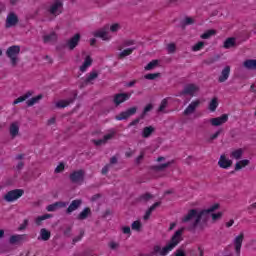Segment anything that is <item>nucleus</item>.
<instances>
[{"mask_svg": "<svg viewBox=\"0 0 256 256\" xmlns=\"http://www.w3.org/2000/svg\"><path fill=\"white\" fill-rule=\"evenodd\" d=\"M217 209H219V204H214L210 208L201 211H198L197 209H191L188 211V215L182 218V223H189V221H193V219H195L191 226L192 229H197V227L205 229L209 219H211V214L214 211H217Z\"/></svg>", "mask_w": 256, "mask_h": 256, "instance_id": "1", "label": "nucleus"}, {"mask_svg": "<svg viewBox=\"0 0 256 256\" xmlns=\"http://www.w3.org/2000/svg\"><path fill=\"white\" fill-rule=\"evenodd\" d=\"M182 235H183V228L177 230L172 236L171 240L163 248H161L160 245H155L153 247L152 255H159V256L169 255V252L173 251V249H175V247L179 245Z\"/></svg>", "mask_w": 256, "mask_h": 256, "instance_id": "2", "label": "nucleus"}, {"mask_svg": "<svg viewBox=\"0 0 256 256\" xmlns=\"http://www.w3.org/2000/svg\"><path fill=\"white\" fill-rule=\"evenodd\" d=\"M21 53V46L13 45L7 48L6 56L10 59V63L12 67H17V63H19V54Z\"/></svg>", "mask_w": 256, "mask_h": 256, "instance_id": "3", "label": "nucleus"}, {"mask_svg": "<svg viewBox=\"0 0 256 256\" xmlns=\"http://www.w3.org/2000/svg\"><path fill=\"white\" fill-rule=\"evenodd\" d=\"M25 194V190L23 189H14L11 191H8L4 195V201H7V203H13V201H17V199H20V197H23Z\"/></svg>", "mask_w": 256, "mask_h": 256, "instance_id": "4", "label": "nucleus"}, {"mask_svg": "<svg viewBox=\"0 0 256 256\" xmlns=\"http://www.w3.org/2000/svg\"><path fill=\"white\" fill-rule=\"evenodd\" d=\"M69 179L71 183H76L78 185H81V183H84L85 181V170L80 169V170L73 171L69 175Z\"/></svg>", "mask_w": 256, "mask_h": 256, "instance_id": "5", "label": "nucleus"}, {"mask_svg": "<svg viewBox=\"0 0 256 256\" xmlns=\"http://www.w3.org/2000/svg\"><path fill=\"white\" fill-rule=\"evenodd\" d=\"M137 113V106L128 108L126 111L120 112L119 115L115 116L116 121H126L132 115Z\"/></svg>", "mask_w": 256, "mask_h": 256, "instance_id": "6", "label": "nucleus"}, {"mask_svg": "<svg viewBox=\"0 0 256 256\" xmlns=\"http://www.w3.org/2000/svg\"><path fill=\"white\" fill-rule=\"evenodd\" d=\"M50 15H61L63 13V0H54L53 4L48 9Z\"/></svg>", "mask_w": 256, "mask_h": 256, "instance_id": "7", "label": "nucleus"}, {"mask_svg": "<svg viewBox=\"0 0 256 256\" xmlns=\"http://www.w3.org/2000/svg\"><path fill=\"white\" fill-rule=\"evenodd\" d=\"M17 23H19V16H17L15 12H10L6 17L5 28L11 29V27H15Z\"/></svg>", "mask_w": 256, "mask_h": 256, "instance_id": "8", "label": "nucleus"}, {"mask_svg": "<svg viewBox=\"0 0 256 256\" xmlns=\"http://www.w3.org/2000/svg\"><path fill=\"white\" fill-rule=\"evenodd\" d=\"M131 99V94L129 93H118L114 95L113 103L116 107H119L121 103H125V101H129Z\"/></svg>", "mask_w": 256, "mask_h": 256, "instance_id": "9", "label": "nucleus"}, {"mask_svg": "<svg viewBox=\"0 0 256 256\" xmlns=\"http://www.w3.org/2000/svg\"><path fill=\"white\" fill-rule=\"evenodd\" d=\"M227 121H229L228 114H222L220 117L210 119L212 127H220V125H224V123H227Z\"/></svg>", "mask_w": 256, "mask_h": 256, "instance_id": "10", "label": "nucleus"}, {"mask_svg": "<svg viewBox=\"0 0 256 256\" xmlns=\"http://www.w3.org/2000/svg\"><path fill=\"white\" fill-rule=\"evenodd\" d=\"M196 91L197 86H195V84H188L179 92L178 97H183V95H190V97H193Z\"/></svg>", "mask_w": 256, "mask_h": 256, "instance_id": "11", "label": "nucleus"}, {"mask_svg": "<svg viewBox=\"0 0 256 256\" xmlns=\"http://www.w3.org/2000/svg\"><path fill=\"white\" fill-rule=\"evenodd\" d=\"M108 35H109V25H105L100 30H97L96 32H94V37H98L103 41H109L110 38L108 37Z\"/></svg>", "mask_w": 256, "mask_h": 256, "instance_id": "12", "label": "nucleus"}, {"mask_svg": "<svg viewBox=\"0 0 256 256\" xmlns=\"http://www.w3.org/2000/svg\"><path fill=\"white\" fill-rule=\"evenodd\" d=\"M80 41H81V34L77 33L67 41L66 47H68L70 51H73V49H75V47L79 45Z\"/></svg>", "mask_w": 256, "mask_h": 256, "instance_id": "13", "label": "nucleus"}, {"mask_svg": "<svg viewBox=\"0 0 256 256\" xmlns=\"http://www.w3.org/2000/svg\"><path fill=\"white\" fill-rule=\"evenodd\" d=\"M81 205H83V200L81 199L73 200L68 206V208L66 209V215H71L73 211H77V209H79Z\"/></svg>", "mask_w": 256, "mask_h": 256, "instance_id": "14", "label": "nucleus"}, {"mask_svg": "<svg viewBox=\"0 0 256 256\" xmlns=\"http://www.w3.org/2000/svg\"><path fill=\"white\" fill-rule=\"evenodd\" d=\"M243 239H245V234L240 233L235 239H234V246L236 255H241V247L243 245Z\"/></svg>", "mask_w": 256, "mask_h": 256, "instance_id": "15", "label": "nucleus"}, {"mask_svg": "<svg viewBox=\"0 0 256 256\" xmlns=\"http://www.w3.org/2000/svg\"><path fill=\"white\" fill-rule=\"evenodd\" d=\"M69 205V202H63V201H58L53 204H50L46 207V210L49 212H54L57 211V209H64Z\"/></svg>", "mask_w": 256, "mask_h": 256, "instance_id": "16", "label": "nucleus"}, {"mask_svg": "<svg viewBox=\"0 0 256 256\" xmlns=\"http://www.w3.org/2000/svg\"><path fill=\"white\" fill-rule=\"evenodd\" d=\"M199 105H201L200 100L192 101L184 110L183 115H193V113H195V110L197 109V107H199Z\"/></svg>", "mask_w": 256, "mask_h": 256, "instance_id": "17", "label": "nucleus"}, {"mask_svg": "<svg viewBox=\"0 0 256 256\" xmlns=\"http://www.w3.org/2000/svg\"><path fill=\"white\" fill-rule=\"evenodd\" d=\"M25 239H27V235H25V234L12 235L9 238V243H10V245H21V243H23V241H25Z\"/></svg>", "mask_w": 256, "mask_h": 256, "instance_id": "18", "label": "nucleus"}, {"mask_svg": "<svg viewBox=\"0 0 256 256\" xmlns=\"http://www.w3.org/2000/svg\"><path fill=\"white\" fill-rule=\"evenodd\" d=\"M75 99H77V93L74 92V96L72 98H69L67 100H61L56 103V107L58 109H65V107H68V105H71V103L75 102Z\"/></svg>", "mask_w": 256, "mask_h": 256, "instance_id": "19", "label": "nucleus"}, {"mask_svg": "<svg viewBox=\"0 0 256 256\" xmlns=\"http://www.w3.org/2000/svg\"><path fill=\"white\" fill-rule=\"evenodd\" d=\"M229 75H231V66H225L218 78L219 83H225L229 79Z\"/></svg>", "mask_w": 256, "mask_h": 256, "instance_id": "20", "label": "nucleus"}, {"mask_svg": "<svg viewBox=\"0 0 256 256\" xmlns=\"http://www.w3.org/2000/svg\"><path fill=\"white\" fill-rule=\"evenodd\" d=\"M218 165L221 167V169H229V167L233 165V160H229L227 157H225V155H221Z\"/></svg>", "mask_w": 256, "mask_h": 256, "instance_id": "21", "label": "nucleus"}, {"mask_svg": "<svg viewBox=\"0 0 256 256\" xmlns=\"http://www.w3.org/2000/svg\"><path fill=\"white\" fill-rule=\"evenodd\" d=\"M173 163H175L174 160L168 161V162H166L164 164H159V165L151 166L150 169L152 171H155L156 173L159 172V171H165V169H167V167H171V165H173Z\"/></svg>", "mask_w": 256, "mask_h": 256, "instance_id": "22", "label": "nucleus"}, {"mask_svg": "<svg viewBox=\"0 0 256 256\" xmlns=\"http://www.w3.org/2000/svg\"><path fill=\"white\" fill-rule=\"evenodd\" d=\"M91 215V208L86 207L78 214L77 219L78 221H85V219H87V217H91Z\"/></svg>", "mask_w": 256, "mask_h": 256, "instance_id": "23", "label": "nucleus"}, {"mask_svg": "<svg viewBox=\"0 0 256 256\" xmlns=\"http://www.w3.org/2000/svg\"><path fill=\"white\" fill-rule=\"evenodd\" d=\"M51 239V232L46 228H42L40 230V236L38 237V241H49Z\"/></svg>", "mask_w": 256, "mask_h": 256, "instance_id": "24", "label": "nucleus"}, {"mask_svg": "<svg viewBox=\"0 0 256 256\" xmlns=\"http://www.w3.org/2000/svg\"><path fill=\"white\" fill-rule=\"evenodd\" d=\"M109 139H113V134H106L103 139L92 140V143H94L96 147H100V145H105Z\"/></svg>", "mask_w": 256, "mask_h": 256, "instance_id": "25", "label": "nucleus"}, {"mask_svg": "<svg viewBox=\"0 0 256 256\" xmlns=\"http://www.w3.org/2000/svg\"><path fill=\"white\" fill-rule=\"evenodd\" d=\"M243 65L249 71H256V59H248L244 61Z\"/></svg>", "mask_w": 256, "mask_h": 256, "instance_id": "26", "label": "nucleus"}, {"mask_svg": "<svg viewBox=\"0 0 256 256\" xmlns=\"http://www.w3.org/2000/svg\"><path fill=\"white\" fill-rule=\"evenodd\" d=\"M10 135L12 139H15V137L19 135V124L17 122H13L10 125Z\"/></svg>", "mask_w": 256, "mask_h": 256, "instance_id": "27", "label": "nucleus"}, {"mask_svg": "<svg viewBox=\"0 0 256 256\" xmlns=\"http://www.w3.org/2000/svg\"><path fill=\"white\" fill-rule=\"evenodd\" d=\"M153 133H155V128L153 126L144 127V129L142 131V137H144V139H147V138L151 137V135H153Z\"/></svg>", "mask_w": 256, "mask_h": 256, "instance_id": "28", "label": "nucleus"}, {"mask_svg": "<svg viewBox=\"0 0 256 256\" xmlns=\"http://www.w3.org/2000/svg\"><path fill=\"white\" fill-rule=\"evenodd\" d=\"M31 95H33V92L31 91L26 92L23 96H20L16 100H14L13 105H17L19 103H23V101H27V99H29Z\"/></svg>", "mask_w": 256, "mask_h": 256, "instance_id": "29", "label": "nucleus"}, {"mask_svg": "<svg viewBox=\"0 0 256 256\" xmlns=\"http://www.w3.org/2000/svg\"><path fill=\"white\" fill-rule=\"evenodd\" d=\"M217 107H219V100L217 99V97H214L208 106L209 111H211L212 113L217 111Z\"/></svg>", "mask_w": 256, "mask_h": 256, "instance_id": "30", "label": "nucleus"}, {"mask_svg": "<svg viewBox=\"0 0 256 256\" xmlns=\"http://www.w3.org/2000/svg\"><path fill=\"white\" fill-rule=\"evenodd\" d=\"M249 163L250 162L248 159H244V160L237 162L235 164L234 171H241V169H243V167H247V165H249Z\"/></svg>", "mask_w": 256, "mask_h": 256, "instance_id": "31", "label": "nucleus"}, {"mask_svg": "<svg viewBox=\"0 0 256 256\" xmlns=\"http://www.w3.org/2000/svg\"><path fill=\"white\" fill-rule=\"evenodd\" d=\"M137 49L136 47H131L123 50L122 52L119 53V59H125V57H129L133 51Z\"/></svg>", "mask_w": 256, "mask_h": 256, "instance_id": "32", "label": "nucleus"}, {"mask_svg": "<svg viewBox=\"0 0 256 256\" xmlns=\"http://www.w3.org/2000/svg\"><path fill=\"white\" fill-rule=\"evenodd\" d=\"M41 99H43V95L39 94L38 96H35L33 98H31L30 100H28L26 102L27 107H33V105H35V103H38L39 101H41Z\"/></svg>", "mask_w": 256, "mask_h": 256, "instance_id": "33", "label": "nucleus"}, {"mask_svg": "<svg viewBox=\"0 0 256 256\" xmlns=\"http://www.w3.org/2000/svg\"><path fill=\"white\" fill-rule=\"evenodd\" d=\"M52 41H57V34H55V32L43 36L44 43H52Z\"/></svg>", "mask_w": 256, "mask_h": 256, "instance_id": "34", "label": "nucleus"}, {"mask_svg": "<svg viewBox=\"0 0 256 256\" xmlns=\"http://www.w3.org/2000/svg\"><path fill=\"white\" fill-rule=\"evenodd\" d=\"M230 157H232V159H236L237 161H239V159H241L243 157V150L241 148H239V149L232 151L230 154Z\"/></svg>", "mask_w": 256, "mask_h": 256, "instance_id": "35", "label": "nucleus"}, {"mask_svg": "<svg viewBox=\"0 0 256 256\" xmlns=\"http://www.w3.org/2000/svg\"><path fill=\"white\" fill-rule=\"evenodd\" d=\"M223 47H224V49H231V47H235V38H233V37L227 38L224 41Z\"/></svg>", "mask_w": 256, "mask_h": 256, "instance_id": "36", "label": "nucleus"}, {"mask_svg": "<svg viewBox=\"0 0 256 256\" xmlns=\"http://www.w3.org/2000/svg\"><path fill=\"white\" fill-rule=\"evenodd\" d=\"M150 111H153V104H151V103L147 104V105L144 107V109H143V111H142V113H141V115H140V119H145V116H146Z\"/></svg>", "mask_w": 256, "mask_h": 256, "instance_id": "37", "label": "nucleus"}, {"mask_svg": "<svg viewBox=\"0 0 256 256\" xmlns=\"http://www.w3.org/2000/svg\"><path fill=\"white\" fill-rule=\"evenodd\" d=\"M222 133H223V128L218 129L214 134H212L207 139V143H213V141H215V139H217L219 137V135H221Z\"/></svg>", "mask_w": 256, "mask_h": 256, "instance_id": "38", "label": "nucleus"}, {"mask_svg": "<svg viewBox=\"0 0 256 256\" xmlns=\"http://www.w3.org/2000/svg\"><path fill=\"white\" fill-rule=\"evenodd\" d=\"M159 65V60H152L145 66V71H151L152 69H155Z\"/></svg>", "mask_w": 256, "mask_h": 256, "instance_id": "39", "label": "nucleus"}, {"mask_svg": "<svg viewBox=\"0 0 256 256\" xmlns=\"http://www.w3.org/2000/svg\"><path fill=\"white\" fill-rule=\"evenodd\" d=\"M217 31L210 29L201 35V39H210L213 35H216Z\"/></svg>", "mask_w": 256, "mask_h": 256, "instance_id": "40", "label": "nucleus"}, {"mask_svg": "<svg viewBox=\"0 0 256 256\" xmlns=\"http://www.w3.org/2000/svg\"><path fill=\"white\" fill-rule=\"evenodd\" d=\"M51 217H53V215L51 214H44L42 216H39L37 219H36V225H41V221H45L47 219H51Z\"/></svg>", "mask_w": 256, "mask_h": 256, "instance_id": "41", "label": "nucleus"}, {"mask_svg": "<svg viewBox=\"0 0 256 256\" xmlns=\"http://www.w3.org/2000/svg\"><path fill=\"white\" fill-rule=\"evenodd\" d=\"M157 77H161V73L146 74L144 76V79H147L148 81H154V79H157Z\"/></svg>", "mask_w": 256, "mask_h": 256, "instance_id": "42", "label": "nucleus"}, {"mask_svg": "<svg viewBox=\"0 0 256 256\" xmlns=\"http://www.w3.org/2000/svg\"><path fill=\"white\" fill-rule=\"evenodd\" d=\"M98 77H99V74L97 72L93 71L86 78V83H91V81H94V79H97Z\"/></svg>", "mask_w": 256, "mask_h": 256, "instance_id": "43", "label": "nucleus"}, {"mask_svg": "<svg viewBox=\"0 0 256 256\" xmlns=\"http://www.w3.org/2000/svg\"><path fill=\"white\" fill-rule=\"evenodd\" d=\"M150 199H153V196L150 193L142 194L139 197V201H144L145 203H147V201H149Z\"/></svg>", "mask_w": 256, "mask_h": 256, "instance_id": "44", "label": "nucleus"}, {"mask_svg": "<svg viewBox=\"0 0 256 256\" xmlns=\"http://www.w3.org/2000/svg\"><path fill=\"white\" fill-rule=\"evenodd\" d=\"M166 108H167V99H163L158 108V113H165Z\"/></svg>", "mask_w": 256, "mask_h": 256, "instance_id": "45", "label": "nucleus"}, {"mask_svg": "<svg viewBox=\"0 0 256 256\" xmlns=\"http://www.w3.org/2000/svg\"><path fill=\"white\" fill-rule=\"evenodd\" d=\"M84 235H85V230L81 229L80 235L73 238L72 244L75 245V243H78V241H81V239H83Z\"/></svg>", "mask_w": 256, "mask_h": 256, "instance_id": "46", "label": "nucleus"}, {"mask_svg": "<svg viewBox=\"0 0 256 256\" xmlns=\"http://www.w3.org/2000/svg\"><path fill=\"white\" fill-rule=\"evenodd\" d=\"M205 47V42H198L192 47V51H201Z\"/></svg>", "mask_w": 256, "mask_h": 256, "instance_id": "47", "label": "nucleus"}, {"mask_svg": "<svg viewBox=\"0 0 256 256\" xmlns=\"http://www.w3.org/2000/svg\"><path fill=\"white\" fill-rule=\"evenodd\" d=\"M210 217H212V221H218V219H221L223 217V212L218 213H210Z\"/></svg>", "mask_w": 256, "mask_h": 256, "instance_id": "48", "label": "nucleus"}, {"mask_svg": "<svg viewBox=\"0 0 256 256\" xmlns=\"http://www.w3.org/2000/svg\"><path fill=\"white\" fill-rule=\"evenodd\" d=\"M141 227H142L141 221H134V222L132 223V229H133V231H141Z\"/></svg>", "mask_w": 256, "mask_h": 256, "instance_id": "49", "label": "nucleus"}, {"mask_svg": "<svg viewBox=\"0 0 256 256\" xmlns=\"http://www.w3.org/2000/svg\"><path fill=\"white\" fill-rule=\"evenodd\" d=\"M176 50H177V46L175 45V43H170L167 45L168 53H175Z\"/></svg>", "mask_w": 256, "mask_h": 256, "instance_id": "50", "label": "nucleus"}, {"mask_svg": "<svg viewBox=\"0 0 256 256\" xmlns=\"http://www.w3.org/2000/svg\"><path fill=\"white\" fill-rule=\"evenodd\" d=\"M110 31L112 33H117V31H119L121 29V25L119 24H112L110 27H109Z\"/></svg>", "mask_w": 256, "mask_h": 256, "instance_id": "51", "label": "nucleus"}, {"mask_svg": "<svg viewBox=\"0 0 256 256\" xmlns=\"http://www.w3.org/2000/svg\"><path fill=\"white\" fill-rule=\"evenodd\" d=\"M145 159V152H141L140 155L135 159V164L139 165Z\"/></svg>", "mask_w": 256, "mask_h": 256, "instance_id": "52", "label": "nucleus"}, {"mask_svg": "<svg viewBox=\"0 0 256 256\" xmlns=\"http://www.w3.org/2000/svg\"><path fill=\"white\" fill-rule=\"evenodd\" d=\"M65 170V164L60 163L56 168H55V173H61V171Z\"/></svg>", "mask_w": 256, "mask_h": 256, "instance_id": "53", "label": "nucleus"}, {"mask_svg": "<svg viewBox=\"0 0 256 256\" xmlns=\"http://www.w3.org/2000/svg\"><path fill=\"white\" fill-rule=\"evenodd\" d=\"M141 116L140 117H138V118H136V119H134L132 122H130L129 124H128V127H133V126H135V125H139V122L141 121Z\"/></svg>", "mask_w": 256, "mask_h": 256, "instance_id": "54", "label": "nucleus"}, {"mask_svg": "<svg viewBox=\"0 0 256 256\" xmlns=\"http://www.w3.org/2000/svg\"><path fill=\"white\" fill-rule=\"evenodd\" d=\"M71 231H73V228L71 226L66 227V229L64 230V236L71 237Z\"/></svg>", "mask_w": 256, "mask_h": 256, "instance_id": "55", "label": "nucleus"}, {"mask_svg": "<svg viewBox=\"0 0 256 256\" xmlns=\"http://www.w3.org/2000/svg\"><path fill=\"white\" fill-rule=\"evenodd\" d=\"M157 207H161V202H156V203H154L152 206H150V207L148 208V210L153 213V211H155V209H157Z\"/></svg>", "mask_w": 256, "mask_h": 256, "instance_id": "56", "label": "nucleus"}, {"mask_svg": "<svg viewBox=\"0 0 256 256\" xmlns=\"http://www.w3.org/2000/svg\"><path fill=\"white\" fill-rule=\"evenodd\" d=\"M131 45H135V40H125L123 42V47H131Z\"/></svg>", "mask_w": 256, "mask_h": 256, "instance_id": "57", "label": "nucleus"}, {"mask_svg": "<svg viewBox=\"0 0 256 256\" xmlns=\"http://www.w3.org/2000/svg\"><path fill=\"white\" fill-rule=\"evenodd\" d=\"M122 232L124 233V235H131V227L129 226L122 227Z\"/></svg>", "mask_w": 256, "mask_h": 256, "instance_id": "58", "label": "nucleus"}, {"mask_svg": "<svg viewBox=\"0 0 256 256\" xmlns=\"http://www.w3.org/2000/svg\"><path fill=\"white\" fill-rule=\"evenodd\" d=\"M117 163H119V158H117V156H112L110 158V165H117Z\"/></svg>", "mask_w": 256, "mask_h": 256, "instance_id": "59", "label": "nucleus"}, {"mask_svg": "<svg viewBox=\"0 0 256 256\" xmlns=\"http://www.w3.org/2000/svg\"><path fill=\"white\" fill-rule=\"evenodd\" d=\"M193 23H195V20H193V18H190V17L185 18L184 25H193Z\"/></svg>", "mask_w": 256, "mask_h": 256, "instance_id": "60", "label": "nucleus"}, {"mask_svg": "<svg viewBox=\"0 0 256 256\" xmlns=\"http://www.w3.org/2000/svg\"><path fill=\"white\" fill-rule=\"evenodd\" d=\"M92 63H93V59H91L90 56H87L86 59L84 60V64H86V66L88 67H91Z\"/></svg>", "mask_w": 256, "mask_h": 256, "instance_id": "61", "label": "nucleus"}, {"mask_svg": "<svg viewBox=\"0 0 256 256\" xmlns=\"http://www.w3.org/2000/svg\"><path fill=\"white\" fill-rule=\"evenodd\" d=\"M151 213H153V212L150 211V210L146 211V213H145V215L143 217L144 221H149V219L151 217Z\"/></svg>", "mask_w": 256, "mask_h": 256, "instance_id": "62", "label": "nucleus"}, {"mask_svg": "<svg viewBox=\"0 0 256 256\" xmlns=\"http://www.w3.org/2000/svg\"><path fill=\"white\" fill-rule=\"evenodd\" d=\"M101 173H102V175H107V173H109V164L105 165V166L102 168Z\"/></svg>", "mask_w": 256, "mask_h": 256, "instance_id": "63", "label": "nucleus"}, {"mask_svg": "<svg viewBox=\"0 0 256 256\" xmlns=\"http://www.w3.org/2000/svg\"><path fill=\"white\" fill-rule=\"evenodd\" d=\"M175 256H187V255H185V252L182 249H178L176 251Z\"/></svg>", "mask_w": 256, "mask_h": 256, "instance_id": "64", "label": "nucleus"}]
</instances>
